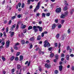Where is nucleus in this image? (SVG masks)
<instances>
[{
    "label": "nucleus",
    "instance_id": "nucleus-8",
    "mask_svg": "<svg viewBox=\"0 0 74 74\" xmlns=\"http://www.w3.org/2000/svg\"><path fill=\"white\" fill-rule=\"evenodd\" d=\"M59 70L60 71H62V69H63V66L62 65H60L59 66Z\"/></svg>",
    "mask_w": 74,
    "mask_h": 74
},
{
    "label": "nucleus",
    "instance_id": "nucleus-14",
    "mask_svg": "<svg viewBox=\"0 0 74 74\" xmlns=\"http://www.w3.org/2000/svg\"><path fill=\"white\" fill-rule=\"evenodd\" d=\"M14 59H15V57L14 56H12L10 58V60L11 61H12Z\"/></svg>",
    "mask_w": 74,
    "mask_h": 74
},
{
    "label": "nucleus",
    "instance_id": "nucleus-39",
    "mask_svg": "<svg viewBox=\"0 0 74 74\" xmlns=\"http://www.w3.org/2000/svg\"><path fill=\"white\" fill-rule=\"evenodd\" d=\"M60 35L59 34H57L56 36V37L57 38H58L59 37Z\"/></svg>",
    "mask_w": 74,
    "mask_h": 74
},
{
    "label": "nucleus",
    "instance_id": "nucleus-56",
    "mask_svg": "<svg viewBox=\"0 0 74 74\" xmlns=\"http://www.w3.org/2000/svg\"><path fill=\"white\" fill-rule=\"evenodd\" d=\"M44 36V33L43 32L42 33L41 37H43Z\"/></svg>",
    "mask_w": 74,
    "mask_h": 74
},
{
    "label": "nucleus",
    "instance_id": "nucleus-43",
    "mask_svg": "<svg viewBox=\"0 0 74 74\" xmlns=\"http://www.w3.org/2000/svg\"><path fill=\"white\" fill-rule=\"evenodd\" d=\"M27 32V29H25L23 31V33L25 34Z\"/></svg>",
    "mask_w": 74,
    "mask_h": 74
},
{
    "label": "nucleus",
    "instance_id": "nucleus-48",
    "mask_svg": "<svg viewBox=\"0 0 74 74\" xmlns=\"http://www.w3.org/2000/svg\"><path fill=\"white\" fill-rule=\"evenodd\" d=\"M15 18H16V16H13V17H12V19H15Z\"/></svg>",
    "mask_w": 74,
    "mask_h": 74
},
{
    "label": "nucleus",
    "instance_id": "nucleus-18",
    "mask_svg": "<svg viewBox=\"0 0 74 74\" xmlns=\"http://www.w3.org/2000/svg\"><path fill=\"white\" fill-rule=\"evenodd\" d=\"M70 58V56H69V55H67L66 56V60H69V58Z\"/></svg>",
    "mask_w": 74,
    "mask_h": 74
},
{
    "label": "nucleus",
    "instance_id": "nucleus-13",
    "mask_svg": "<svg viewBox=\"0 0 74 74\" xmlns=\"http://www.w3.org/2000/svg\"><path fill=\"white\" fill-rule=\"evenodd\" d=\"M35 39V38H34V37H31L29 39V40L31 41H33Z\"/></svg>",
    "mask_w": 74,
    "mask_h": 74
},
{
    "label": "nucleus",
    "instance_id": "nucleus-12",
    "mask_svg": "<svg viewBox=\"0 0 74 74\" xmlns=\"http://www.w3.org/2000/svg\"><path fill=\"white\" fill-rule=\"evenodd\" d=\"M55 58V59H56L57 60H58V59H59V55L57 54H56Z\"/></svg>",
    "mask_w": 74,
    "mask_h": 74
},
{
    "label": "nucleus",
    "instance_id": "nucleus-28",
    "mask_svg": "<svg viewBox=\"0 0 74 74\" xmlns=\"http://www.w3.org/2000/svg\"><path fill=\"white\" fill-rule=\"evenodd\" d=\"M62 27V25L61 24H60L58 26V29H60Z\"/></svg>",
    "mask_w": 74,
    "mask_h": 74
},
{
    "label": "nucleus",
    "instance_id": "nucleus-32",
    "mask_svg": "<svg viewBox=\"0 0 74 74\" xmlns=\"http://www.w3.org/2000/svg\"><path fill=\"white\" fill-rule=\"evenodd\" d=\"M14 49H15L16 50H17V49H18V47L15 46H14Z\"/></svg>",
    "mask_w": 74,
    "mask_h": 74
},
{
    "label": "nucleus",
    "instance_id": "nucleus-3",
    "mask_svg": "<svg viewBox=\"0 0 74 74\" xmlns=\"http://www.w3.org/2000/svg\"><path fill=\"white\" fill-rule=\"evenodd\" d=\"M61 11H62V9L61 8H57L55 10V12L56 13H60Z\"/></svg>",
    "mask_w": 74,
    "mask_h": 74
},
{
    "label": "nucleus",
    "instance_id": "nucleus-34",
    "mask_svg": "<svg viewBox=\"0 0 74 74\" xmlns=\"http://www.w3.org/2000/svg\"><path fill=\"white\" fill-rule=\"evenodd\" d=\"M53 49V47H50V48H49L48 49V50L49 51H51V50H52V49Z\"/></svg>",
    "mask_w": 74,
    "mask_h": 74
},
{
    "label": "nucleus",
    "instance_id": "nucleus-41",
    "mask_svg": "<svg viewBox=\"0 0 74 74\" xmlns=\"http://www.w3.org/2000/svg\"><path fill=\"white\" fill-rule=\"evenodd\" d=\"M11 71H12V73H14V72L15 71V69H12Z\"/></svg>",
    "mask_w": 74,
    "mask_h": 74
},
{
    "label": "nucleus",
    "instance_id": "nucleus-46",
    "mask_svg": "<svg viewBox=\"0 0 74 74\" xmlns=\"http://www.w3.org/2000/svg\"><path fill=\"white\" fill-rule=\"evenodd\" d=\"M21 17V15L19 14L17 16V18H20Z\"/></svg>",
    "mask_w": 74,
    "mask_h": 74
},
{
    "label": "nucleus",
    "instance_id": "nucleus-21",
    "mask_svg": "<svg viewBox=\"0 0 74 74\" xmlns=\"http://www.w3.org/2000/svg\"><path fill=\"white\" fill-rule=\"evenodd\" d=\"M1 59L3 61V62L5 61V58H4V57L2 56L1 57Z\"/></svg>",
    "mask_w": 74,
    "mask_h": 74
},
{
    "label": "nucleus",
    "instance_id": "nucleus-26",
    "mask_svg": "<svg viewBox=\"0 0 74 74\" xmlns=\"http://www.w3.org/2000/svg\"><path fill=\"white\" fill-rule=\"evenodd\" d=\"M33 29V27L32 26H29L28 28V30H31Z\"/></svg>",
    "mask_w": 74,
    "mask_h": 74
},
{
    "label": "nucleus",
    "instance_id": "nucleus-49",
    "mask_svg": "<svg viewBox=\"0 0 74 74\" xmlns=\"http://www.w3.org/2000/svg\"><path fill=\"white\" fill-rule=\"evenodd\" d=\"M42 52V51H41V50L40 49H39V54H41V52Z\"/></svg>",
    "mask_w": 74,
    "mask_h": 74
},
{
    "label": "nucleus",
    "instance_id": "nucleus-20",
    "mask_svg": "<svg viewBox=\"0 0 74 74\" xmlns=\"http://www.w3.org/2000/svg\"><path fill=\"white\" fill-rule=\"evenodd\" d=\"M21 54V52H17L16 55V56H18Z\"/></svg>",
    "mask_w": 74,
    "mask_h": 74
},
{
    "label": "nucleus",
    "instance_id": "nucleus-36",
    "mask_svg": "<svg viewBox=\"0 0 74 74\" xmlns=\"http://www.w3.org/2000/svg\"><path fill=\"white\" fill-rule=\"evenodd\" d=\"M3 36H5V37H7V35H6V33L5 32H3Z\"/></svg>",
    "mask_w": 74,
    "mask_h": 74
},
{
    "label": "nucleus",
    "instance_id": "nucleus-51",
    "mask_svg": "<svg viewBox=\"0 0 74 74\" xmlns=\"http://www.w3.org/2000/svg\"><path fill=\"white\" fill-rule=\"evenodd\" d=\"M55 47H58V43H55L54 44Z\"/></svg>",
    "mask_w": 74,
    "mask_h": 74
},
{
    "label": "nucleus",
    "instance_id": "nucleus-60",
    "mask_svg": "<svg viewBox=\"0 0 74 74\" xmlns=\"http://www.w3.org/2000/svg\"><path fill=\"white\" fill-rule=\"evenodd\" d=\"M7 23V20H5L4 21V23L5 24H6Z\"/></svg>",
    "mask_w": 74,
    "mask_h": 74
},
{
    "label": "nucleus",
    "instance_id": "nucleus-52",
    "mask_svg": "<svg viewBox=\"0 0 74 74\" xmlns=\"http://www.w3.org/2000/svg\"><path fill=\"white\" fill-rule=\"evenodd\" d=\"M1 44L2 45H3H3H4L5 44V42H2L1 43Z\"/></svg>",
    "mask_w": 74,
    "mask_h": 74
},
{
    "label": "nucleus",
    "instance_id": "nucleus-31",
    "mask_svg": "<svg viewBox=\"0 0 74 74\" xmlns=\"http://www.w3.org/2000/svg\"><path fill=\"white\" fill-rule=\"evenodd\" d=\"M24 7H25V3H23L21 5V8H23Z\"/></svg>",
    "mask_w": 74,
    "mask_h": 74
},
{
    "label": "nucleus",
    "instance_id": "nucleus-38",
    "mask_svg": "<svg viewBox=\"0 0 74 74\" xmlns=\"http://www.w3.org/2000/svg\"><path fill=\"white\" fill-rule=\"evenodd\" d=\"M18 59H19L18 57H16L15 58L14 60H16V61H17V60H18Z\"/></svg>",
    "mask_w": 74,
    "mask_h": 74
},
{
    "label": "nucleus",
    "instance_id": "nucleus-7",
    "mask_svg": "<svg viewBox=\"0 0 74 74\" xmlns=\"http://www.w3.org/2000/svg\"><path fill=\"white\" fill-rule=\"evenodd\" d=\"M10 41L8 40L6 42V45L8 47L10 44Z\"/></svg>",
    "mask_w": 74,
    "mask_h": 74
},
{
    "label": "nucleus",
    "instance_id": "nucleus-19",
    "mask_svg": "<svg viewBox=\"0 0 74 74\" xmlns=\"http://www.w3.org/2000/svg\"><path fill=\"white\" fill-rule=\"evenodd\" d=\"M14 32H11L10 34V36H11V37H12L14 36Z\"/></svg>",
    "mask_w": 74,
    "mask_h": 74
},
{
    "label": "nucleus",
    "instance_id": "nucleus-40",
    "mask_svg": "<svg viewBox=\"0 0 74 74\" xmlns=\"http://www.w3.org/2000/svg\"><path fill=\"white\" fill-rule=\"evenodd\" d=\"M18 28H19V25L17 24L16 25V30H17L18 29Z\"/></svg>",
    "mask_w": 74,
    "mask_h": 74
},
{
    "label": "nucleus",
    "instance_id": "nucleus-64",
    "mask_svg": "<svg viewBox=\"0 0 74 74\" xmlns=\"http://www.w3.org/2000/svg\"><path fill=\"white\" fill-rule=\"evenodd\" d=\"M11 52H14V49H12V48H11Z\"/></svg>",
    "mask_w": 74,
    "mask_h": 74
},
{
    "label": "nucleus",
    "instance_id": "nucleus-59",
    "mask_svg": "<svg viewBox=\"0 0 74 74\" xmlns=\"http://www.w3.org/2000/svg\"><path fill=\"white\" fill-rule=\"evenodd\" d=\"M55 22L56 23H58V19H55Z\"/></svg>",
    "mask_w": 74,
    "mask_h": 74
},
{
    "label": "nucleus",
    "instance_id": "nucleus-50",
    "mask_svg": "<svg viewBox=\"0 0 74 74\" xmlns=\"http://www.w3.org/2000/svg\"><path fill=\"white\" fill-rule=\"evenodd\" d=\"M12 27H13V28H15V27H16V24H14V25H13Z\"/></svg>",
    "mask_w": 74,
    "mask_h": 74
},
{
    "label": "nucleus",
    "instance_id": "nucleus-10",
    "mask_svg": "<svg viewBox=\"0 0 74 74\" xmlns=\"http://www.w3.org/2000/svg\"><path fill=\"white\" fill-rule=\"evenodd\" d=\"M17 67L18 70H20L21 67V66L20 65H19V64H17Z\"/></svg>",
    "mask_w": 74,
    "mask_h": 74
},
{
    "label": "nucleus",
    "instance_id": "nucleus-37",
    "mask_svg": "<svg viewBox=\"0 0 74 74\" xmlns=\"http://www.w3.org/2000/svg\"><path fill=\"white\" fill-rule=\"evenodd\" d=\"M19 45V43L17 42L15 44V45L14 46H16H16H18V45Z\"/></svg>",
    "mask_w": 74,
    "mask_h": 74
},
{
    "label": "nucleus",
    "instance_id": "nucleus-35",
    "mask_svg": "<svg viewBox=\"0 0 74 74\" xmlns=\"http://www.w3.org/2000/svg\"><path fill=\"white\" fill-rule=\"evenodd\" d=\"M74 10L73 9H72V10L70 11V12L71 13V14H72L73 13V12H74Z\"/></svg>",
    "mask_w": 74,
    "mask_h": 74
},
{
    "label": "nucleus",
    "instance_id": "nucleus-5",
    "mask_svg": "<svg viewBox=\"0 0 74 74\" xmlns=\"http://www.w3.org/2000/svg\"><path fill=\"white\" fill-rule=\"evenodd\" d=\"M56 27V25L55 23L53 24L51 26V29L54 30Z\"/></svg>",
    "mask_w": 74,
    "mask_h": 74
},
{
    "label": "nucleus",
    "instance_id": "nucleus-62",
    "mask_svg": "<svg viewBox=\"0 0 74 74\" xmlns=\"http://www.w3.org/2000/svg\"><path fill=\"white\" fill-rule=\"evenodd\" d=\"M57 60H56V59H54L53 60L54 62H55V63H56L57 62Z\"/></svg>",
    "mask_w": 74,
    "mask_h": 74
},
{
    "label": "nucleus",
    "instance_id": "nucleus-16",
    "mask_svg": "<svg viewBox=\"0 0 74 74\" xmlns=\"http://www.w3.org/2000/svg\"><path fill=\"white\" fill-rule=\"evenodd\" d=\"M65 16V15L62 14L60 16V18L62 19H64Z\"/></svg>",
    "mask_w": 74,
    "mask_h": 74
},
{
    "label": "nucleus",
    "instance_id": "nucleus-53",
    "mask_svg": "<svg viewBox=\"0 0 74 74\" xmlns=\"http://www.w3.org/2000/svg\"><path fill=\"white\" fill-rule=\"evenodd\" d=\"M32 48H33V45H32V44H31V45H30L29 48H30V49H31Z\"/></svg>",
    "mask_w": 74,
    "mask_h": 74
},
{
    "label": "nucleus",
    "instance_id": "nucleus-27",
    "mask_svg": "<svg viewBox=\"0 0 74 74\" xmlns=\"http://www.w3.org/2000/svg\"><path fill=\"white\" fill-rule=\"evenodd\" d=\"M64 23V20L63 19L62 20L61 22V24H63Z\"/></svg>",
    "mask_w": 74,
    "mask_h": 74
},
{
    "label": "nucleus",
    "instance_id": "nucleus-47",
    "mask_svg": "<svg viewBox=\"0 0 74 74\" xmlns=\"http://www.w3.org/2000/svg\"><path fill=\"white\" fill-rule=\"evenodd\" d=\"M12 23V21L11 20H10L9 21L8 23L9 24V25H10Z\"/></svg>",
    "mask_w": 74,
    "mask_h": 74
},
{
    "label": "nucleus",
    "instance_id": "nucleus-29",
    "mask_svg": "<svg viewBox=\"0 0 74 74\" xmlns=\"http://www.w3.org/2000/svg\"><path fill=\"white\" fill-rule=\"evenodd\" d=\"M58 73H59V72L58 71V70H56L54 71V73L56 74H57Z\"/></svg>",
    "mask_w": 74,
    "mask_h": 74
},
{
    "label": "nucleus",
    "instance_id": "nucleus-42",
    "mask_svg": "<svg viewBox=\"0 0 74 74\" xmlns=\"http://www.w3.org/2000/svg\"><path fill=\"white\" fill-rule=\"evenodd\" d=\"M66 49L67 51H69V50L70 49V46H68L67 47Z\"/></svg>",
    "mask_w": 74,
    "mask_h": 74
},
{
    "label": "nucleus",
    "instance_id": "nucleus-23",
    "mask_svg": "<svg viewBox=\"0 0 74 74\" xmlns=\"http://www.w3.org/2000/svg\"><path fill=\"white\" fill-rule=\"evenodd\" d=\"M50 58H53L54 56V54L53 53H51L50 54Z\"/></svg>",
    "mask_w": 74,
    "mask_h": 74
},
{
    "label": "nucleus",
    "instance_id": "nucleus-1",
    "mask_svg": "<svg viewBox=\"0 0 74 74\" xmlns=\"http://www.w3.org/2000/svg\"><path fill=\"white\" fill-rule=\"evenodd\" d=\"M33 29L35 33H36L37 32H38V29H39V31L40 32H42V27H40V26H36L34 25L33 27Z\"/></svg>",
    "mask_w": 74,
    "mask_h": 74
},
{
    "label": "nucleus",
    "instance_id": "nucleus-63",
    "mask_svg": "<svg viewBox=\"0 0 74 74\" xmlns=\"http://www.w3.org/2000/svg\"><path fill=\"white\" fill-rule=\"evenodd\" d=\"M72 70H73V71H74V66H72V67L71 69Z\"/></svg>",
    "mask_w": 74,
    "mask_h": 74
},
{
    "label": "nucleus",
    "instance_id": "nucleus-15",
    "mask_svg": "<svg viewBox=\"0 0 74 74\" xmlns=\"http://www.w3.org/2000/svg\"><path fill=\"white\" fill-rule=\"evenodd\" d=\"M68 9V8H67V7L66 6L64 7L63 10L64 11H67Z\"/></svg>",
    "mask_w": 74,
    "mask_h": 74
},
{
    "label": "nucleus",
    "instance_id": "nucleus-24",
    "mask_svg": "<svg viewBox=\"0 0 74 74\" xmlns=\"http://www.w3.org/2000/svg\"><path fill=\"white\" fill-rule=\"evenodd\" d=\"M44 17L45 18V13H42V17Z\"/></svg>",
    "mask_w": 74,
    "mask_h": 74
},
{
    "label": "nucleus",
    "instance_id": "nucleus-55",
    "mask_svg": "<svg viewBox=\"0 0 74 74\" xmlns=\"http://www.w3.org/2000/svg\"><path fill=\"white\" fill-rule=\"evenodd\" d=\"M6 33H7V32H8V27L6 28Z\"/></svg>",
    "mask_w": 74,
    "mask_h": 74
},
{
    "label": "nucleus",
    "instance_id": "nucleus-45",
    "mask_svg": "<svg viewBox=\"0 0 74 74\" xmlns=\"http://www.w3.org/2000/svg\"><path fill=\"white\" fill-rule=\"evenodd\" d=\"M64 14H65V15H68V14H69V12H68V11L65 12H64Z\"/></svg>",
    "mask_w": 74,
    "mask_h": 74
},
{
    "label": "nucleus",
    "instance_id": "nucleus-30",
    "mask_svg": "<svg viewBox=\"0 0 74 74\" xmlns=\"http://www.w3.org/2000/svg\"><path fill=\"white\" fill-rule=\"evenodd\" d=\"M17 5L18 6V7H19V8H20V7H21V3L20 2L18 3Z\"/></svg>",
    "mask_w": 74,
    "mask_h": 74
},
{
    "label": "nucleus",
    "instance_id": "nucleus-58",
    "mask_svg": "<svg viewBox=\"0 0 74 74\" xmlns=\"http://www.w3.org/2000/svg\"><path fill=\"white\" fill-rule=\"evenodd\" d=\"M5 0H4L2 2V5H4V3H5Z\"/></svg>",
    "mask_w": 74,
    "mask_h": 74
},
{
    "label": "nucleus",
    "instance_id": "nucleus-2",
    "mask_svg": "<svg viewBox=\"0 0 74 74\" xmlns=\"http://www.w3.org/2000/svg\"><path fill=\"white\" fill-rule=\"evenodd\" d=\"M44 43V44L43 46L45 48H46V47H47L48 48L50 46H51V45H50V43L48 42V41L47 40L45 41Z\"/></svg>",
    "mask_w": 74,
    "mask_h": 74
},
{
    "label": "nucleus",
    "instance_id": "nucleus-6",
    "mask_svg": "<svg viewBox=\"0 0 74 74\" xmlns=\"http://www.w3.org/2000/svg\"><path fill=\"white\" fill-rule=\"evenodd\" d=\"M40 8V6H36L35 9L34 10V12H37V10H39Z\"/></svg>",
    "mask_w": 74,
    "mask_h": 74
},
{
    "label": "nucleus",
    "instance_id": "nucleus-44",
    "mask_svg": "<svg viewBox=\"0 0 74 74\" xmlns=\"http://www.w3.org/2000/svg\"><path fill=\"white\" fill-rule=\"evenodd\" d=\"M61 56L62 57L64 58V54L63 53H62L61 55Z\"/></svg>",
    "mask_w": 74,
    "mask_h": 74
},
{
    "label": "nucleus",
    "instance_id": "nucleus-25",
    "mask_svg": "<svg viewBox=\"0 0 74 74\" xmlns=\"http://www.w3.org/2000/svg\"><path fill=\"white\" fill-rule=\"evenodd\" d=\"M30 0H28L27 1V4L28 5H30Z\"/></svg>",
    "mask_w": 74,
    "mask_h": 74
},
{
    "label": "nucleus",
    "instance_id": "nucleus-11",
    "mask_svg": "<svg viewBox=\"0 0 74 74\" xmlns=\"http://www.w3.org/2000/svg\"><path fill=\"white\" fill-rule=\"evenodd\" d=\"M23 56L22 55H21L20 56V61H22L23 60Z\"/></svg>",
    "mask_w": 74,
    "mask_h": 74
},
{
    "label": "nucleus",
    "instance_id": "nucleus-54",
    "mask_svg": "<svg viewBox=\"0 0 74 74\" xmlns=\"http://www.w3.org/2000/svg\"><path fill=\"white\" fill-rule=\"evenodd\" d=\"M30 63H31V62H30V61H29V62L28 63V64H27V66H28V67H29V66H30Z\"/></svg>",
    "mask_w": 74,
    "mask_h": 74
},
{
    "label": "nucleus",
    "instance_id": "nucleus-4",
    "mask_svg": "<svg viewBox=\"0 0 74 74\" xmlns=\"http://www.w3.org/2000/svg\"><path fill=\"white\" fill-rule=\"evenodd\" d=\"M45 68H47V69H49V68H51V65L47 63L45 64Z\"/></svg>",
    "mask_w": 74,
    "mask_h": 74
},
{
    "label": "nucleus",
    "instance_id": "nucleus-17",
    "mask_svg": "<svg viewBox=\"0 0 74 74\" xmlns=\"http://www.w3.org/2000/svg\"><path fill=\"white\" fill-rule=\"evenodd\" d=\"M21 43L23 45L25 44V40H22L21 41Z\"/></svg>",
    "mask_w": 74,
    "mask_h": 74
},
{
    "label": "nucleus",
    "instance_id": "nucleus-9",
    "mask_svg": "<svg viewBox=\"0 0 74 74\" xmlns=\"http://www.w3.org/2000/svg\"><path fill=\"white\" fill-rule=\"evenodd\" d=\"M41 39V36L38 35V36L37 37V40L38 41L40 40Z\"/></svg>",
    "mask_w": 74,
    "mask_h": 74
},
{
    "label": "nucleus",
    "instance_id": "nucleus-33",
    "mask_svg": "<svg viewBox=\"0 0 74 74\" xmlns=\"http://www.w3.org/2000/svg\"><path fill=\"white\" fill-rule=\"evenodd\" d=\"M50 14H51L50 13H48L46 15L47 16H50Z\"/></svg>",
    "mask_w": 74,
    "mask_h": 74
},
{
    "label": "nucleus",
    "instance_id": "nucleus-61",
    "mask_svg": "<svg viewBox=\"0 0 74 74\" xmlns=\"http://www.w3.org/2000/svg\"><path fill=\"white\" fill-rule=\"evenodd\" d=\"M36 15L37 16H39L40 15V14L39 13H37L36 14Z\"/></svg>",
    "mask_w": 74,
    "mask_h": 74
},
{
    "label": "nucleus",
    "instance_id": "nucleus-22",
    "mask_svg": "<svg viewBox=\"0 0 74 74\" xmlns=\"http://www.w3.org/2000/svg\"><path fill=\"white\" fill-rule=\"evenodd\" d=\"M65 36V34H64L61 37V38L62 39V40H64V36Z\"/></svg>",
    "mask_w": 74,
    "mask_h": 74
},
{
    "label": "nucleus",
    "instance_id": "nucleus-57",
    "mask_svg": "<svg viewBox=\"0 0 74 74\" xmlns=\"http://www.w3.org/2000/svg\"><path fill=\"white\" fill-rule=\"evenodd\" d=\"M60 46H61V44L60 43H59L58 48H60Z\"/></svg>",
    "mask_w": 74,
    "mask_h": 74
}]
</instances>
